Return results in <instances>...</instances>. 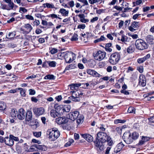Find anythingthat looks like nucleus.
Returning <instances> with one entry per match:
<instances>
[{"mask_svg": "<svg viewBox=\"0 0 154 154\" xmlns=\"http://www.w3.org/2000/svg\"><path fill=\"white\" fill-rule=\"evenodd\" d=\"M66 116L68 119L72 121L76 119V122L78 124H80L83 121V118H81V116L79 115V113L77 111L70 112Z\"/></svg>", "mask_w": 154, "mask_h": 154, "instance_id": "obj_1", "label": "nucleus"}, {"mask_svg": "<svg viewBox=\"0 0 154 154\" xmlns=\"http://www.w3.org/2000/svg\"><path fill=\"white\" fill-rule=\"evenodd\" d=\"M47 134L49 136V138L51 140H54L60 136V132L56 128H52L48 129Z\"/></svg>", "mask_w": 154, "mask_h": 154, "instance_id": "obj_2", "label": "nucleus"}, {"mask_svg": "<svg viewBox=\"0 0 154 154\" xmlns=\"http://www.w3.org/2000/svg\"><path fill=\"white\" fill-rule=\"evenodd\" d=\"M120 54L119 53L115 52L111 54L109 59L110 63L112 65L117 64L120 59Z\"/></svg>", "mask_w": 154, "mask_h": 154, "instance_id": "obj_3", "label": "nucleus"}, {"mask_svg": "<svg viewBox=\"0 0 154 154\" xmlns=\"http://www.w3.org/2000/svg\"><path fill=\"white\" fill-rule=\"evenodd\" d=\"M135 44L136 48L139 50L147 49L148 47V45L144 40L140 39L137 40Z\"/></svg>", "mask_w": 154, "mask_h": 154, "instance_id": "obj_4", "label": "nucleus"}, {"mask_svg": "<svg viewBox=\"0 0 154 154\" xmlns=\"http://www.w3.org/2000/svg\"><path fill=\"white\" fill-rule=\"evenodd\" d=\"M14 140L17 141L19 140V139L18 137H15L11 134L10 135L9 137H6L4 139L5 144L9 146H12L13 145Z\"/></svg>", "mask_w": 154, "mask_h": 154, "instance_id": "obj_5", "label": "nucleus"}, {"mask_svg": "<svg viewBox=\"0 0 154 154\" xmlns=\"http://www.w3.org/2000/svg\"><path fill=\"white\" fill-rule=\"evenodd\" d=\"M97 140L102 143H105L107 141V140L109 137L106 133L99 131L97 133Z\"/></svg>", "mask_w": 154, "mask_h": 154, "instance_id": "obj_6", "label": "nucleus"}, {"mask_svg": "<svg viewBox=\"0 0 154 154\" xmlns=\"http://www.w3.org/2000/svg\"><path fill=\"white\" fill-rule=\"evenodd\" d=\"M122 138L124 141L128 144L131 143L133 141V139L129 132H125L123 135Z\"/></svg>", "mask_w": 154, "mask_h": 154, "instance_id": "obj_7", "label": "nucleus"}, {"mask_svg": "<svg viewBox=\"0 0 154 154\" xmlns=\"http://www.w3.org/2000/svg\"><path fill=\"white\" fill-rule=\"evenodd\" d=\"M75 57V54L72 52H68L64 55V59L66 63H70L73 60L74 57Z\"/></svg>", "mask_w": 154, "mask_h": 154, "instance_id": "obj_8", "label": "nucleus"}, {"mask_svg": "<svg viewBox=\"0 0 154 154\" xmlns=\"http://www.w3.org/2000/svg\"><path fill=\"white\" fill-rule=\"evenodd\" d=\"M106 54L105 52L99 51L96 53L94 56L95 60H100L104 58Z\"/></svg>", "mask_w": 154, "mask_h": 154, "instance_id": "obj_9", "label": "nucleus"}, {"mask_svg": "<svg viewBox=\"0 0 154 154\" xmlns=\"http://www.w3.org/2000/svg\"><path fill=\"white\" fill-rule=\"evenodd\" d=\"M96 148L97 150L99 152L103 151L104 149V145L103 144V143L100 142L97 140L94 142Z\"/></svg>", "mask_w": 154, "mask_h": 154, "instance_id": "obj_10", "label": "nucleus"}, {"mask_svg": "<svg viewBox=\"0 0 154 154\" xmlns=\"http://www.w3.org/2000/svg\"><path fill=\"white\" fill-rule=\"evenodd\" d=\"M68 119L65 117H59L56 119L55 121L58 124H65L68 122Z\"/></svg>", "mask_w": 154, "mask_h": 154, "instance_id": "obj_11", "label": "nucleus"}, {"mask_svg": "<svg viewBox=\"0 0 154 154\" xmlns=\"http://www.w3.org/2000/svg\"><path fill=\"white\" fill-rule=\"evenodd\" d=\"M25 111L23 109H20L18 112L17 119L21 120L25 118Z\"/></svg>", "mask_w": 154, "mask_h": 154, "instance_id": "obj_12", "label": "nucleus"}, {"mask_svg": "<svg viewBox=\"0 0 154 154\" xmlns=\"http://www.w3.org/2000/svg\"><path fill=\"white\" fill-rule=\"evenodd\" d=\"M139 26V24L138 22L134 21L131 23V26L129 27V29L131 32L135 31L136 29Z\"/></svg>", "mask_w": 154, "mask_h": 154, "instance_id": "obj_13", "label": "nucleus"}, {"mask_svg": "<svg viewBox=\"0 0 154 154\" xmlns=\"http://www.w3.org/2000/svg\"><path fill=\"white\" fill-rule=\"evenodd\" d=\"M45 109L43 107L35 108L33 109V112L37 116L42 115L45 112Z\"/></svg>", "mask_w": 154, "mask_h": 154, "instance_id": "obj_14", "label": "nucleus"}, {"mask_svg": "<svg viewBox=\"0 0 154 154\" xmlns=\"http://www.w3.org/2000/svg\"><path fill=\"white\" fill-rule=\"evenodd\" d=\"M31 149H33V147L36 148L37 149L43 151H46L47 149V148L44 145H40L38 144H36L33 145L31 147Z\"/></svg>", "mask_w": 154, "mask_h": 154, "instance_id": "obj_15", "label": "nucleus"}, {"mask_svg": "<svg viewBox=\"0 0 154 154\" xmlns=\"http://www.w3.org/2000/svg\"><path fill=\"white\" fill-rule=\"evenodd\" d=\"M63 105H59L58 104H55L54 106V108L56 109V110L58 112L59 114H63Z\"/></svg>", "mask_w": 154, "mask_h": 154, "instance_id": "obj_16", "label": "nucleus"}, {"mask_svg": "<svg viewBox=\"0 0 154 154\" xmlns=\"http://www.w3.org/2000/svg\"><path fill=\"white\" fill-rule=\"evenodd\" d=\"M124 145L122 142L118 143L114 148V152L116 153L119 152L124 147Z\"/></svg>", "mask_w": 154, "mask_h": 154, "instance_id": "obj_17", "label": "nucleus"}, {"mask_svg": "<svg viewBox=\"0 0 154 154\" xmlns=\"http://www.w3.org/2000/svg\"><path fill=\"white\" fill-rule=\"evenodd\" d=\"M139 84L143 87L146 85V79L145 77L143 75H140L139 78Z\"/></svg>", "mask_w": 154, "mask_h": 154, "instance_id": "obj_18", "label": "nucleus"}, {"mask_svg": "<svg viewBox=\"0 0 154 154\" xmlns=\"http://www.w3.org/2000/svg\"><path fill=\"white\" fill-rule=\"evenodd\" d=\"M87 73L91 75L97 77H100V75L95 71L90 69L87 70Z\"/></svg>", "mask_w": 154, "mask_h": 154, "instance_id": "obj_19", "label": "nucleus"}, {"mask_svg": "<svg viewBox=\"0 0 154 154\" xmlns=\"http://www.w3.org/2000/svg\"><path fill=\"white\" fill-rule=\"evenodd\" d=\"M150 57V54H148L144 57L138 59L137 60V62L139 63H141L144 62L146 60L149 58Z\"/></svg>", "mask_w": 154, "mask_h": 154, "instance_id": "obj_20", "label": "nucleus"}, {"mask_svg": "<svg viewBox=\"0 0 154 154\" xmlns=\"http://www.w3.org/2000/svg\"><path fill=\"white\" fill-rule=\"evenodd\" d=\"M43 7L45 8H54L55 10L57 9V8L55 7L54 4L52 3H47L43 4Z\"/></svg>", "mask_w": 154, "mask_h": 154, "instance_id": "obj_21", "label": "nucleus"}, {"mask_svg": "<svg viewBox=\"0 0 154 154\" xmlns=\"http://www.w3.org/2000/svg\"><path fill=\"white\" fill-rule=\"evenodd\" d=\"M32 118V113L31 111H28L26 113V119L29 122L31 120Z\"/></svg>", "mask_w": 154, "mask_h": 154, "instance_id": "obj_22", "label": "nucleus"}, {"mask_svg": "<svg viewBox=\"0 0 154 154\" xmlns=\"http://www.w3.org/2000/svg\"><path fill=\"white\" fill-rule=\"evenodd\" d=\"M50 114L51 117L53 118L58 117L60 116V115L58 112L54 110H51L50 112Z\"/></svg>", "mask_w": 154, "mask_h": 154, "instance_id": "obj_23", "label": "nucleus"}, {"mask_svg": "<svg viewBox=\"0 0 154 154\" xmlns=\"http://www.w3.org/2000/svg\"><path fill=\"white\" fill-rule=\"evenodd\" d=\"M18 112L15 109H13L10 112V115L14 119H17Z\"/></svg>", "mask_w": 154, "mask_h": 154, "instance_id": "obj_24", "label": "nucleus"}, {"mask_svg": "<svg viewBox=\"0 0 154 154\" xmlns=\"http://www.w3.org/2000/svg\"><path fill=\"white\" fill-rule=\"evenodd\" d=\"M146 41L150 44H153L154 43V38L152 35H148L146 38Z\"/></svg>", "mask_w": 154, "mask_h": 154, "instance_id": "obj_25", "label": "nucleus"}, {"mask_svg": "<svg viewBox=\"0 0 154 154\" xmlns=\"http://www.w3.org/2000/svg\"><path fill=\"white\" fill-rule=\"evenodd\" d=\"M24 27L27 30L26 33L27 34L30 32L33 29V27L29 23L25 24Z\"/></svg>", "mask_w": 154, "mask_h": 154, "instance_id": "obj_26", "label": "nucleus"}, {"mask_svg": "<svg viewBox=\"0 0 154 154\" xmlns=\"http://www.w3.org/2000/svg\"><path fill=\"white\" fill-rule=\"evenodd\" d=\"M82 86V87L85 88V87H84V86L85 85L83 84H81V83H77V84H72L71 85V89L72 90H73L74 89H76V88H77L78 87L80 86Z\"/></svg>", "mask_w": 154, "mask_h": 154, "instance_id": "obj_27", "label": "nucleus"}, {"mask_svg": "<svg viewBox=\"0 0 154 154\" xmlns=\"http://www.w3.org/2000/svg\"><path fill=\"white\" fill-rule=\"evenodd\" d=\"M59 12L63 16H67L69 14V11H66L65 9L61 8L59 11Z\"/></svg>", "mask_w": 154, "mask_h": 154, "instance_id": "obj_28", "label": "nucleus"}, {"mask_svg": "<svg viewBox=\"0 0 154 154\" xmlns=\"http://www.w3.org/2000/svg\"><path fill=\"white\" fill-rule=\"evenodd\" d=\"M88 66L91 67H93L95 65V61L93 59H90L88 60Z\"/></svg>", "mask_w": 154, "mask_h": 154, "instance_id": "obj_29", "label": "nucleus"}, {"mask_svg": "<svg viewBox=\"0 0 154 154\" xmlns=\"http://www.w3.org/2000/svg\"><path fill=\"white\" fill-rule=\"evenodd\" d=\"M71 93L72 94V97L78 98L80 97L79 93L77 91H71Z\"/></svg>", "mask_w": 154, "mask_h": 154, "instance_id": "obj_30", "label": "nucleus"}, {"mask_svg": "<svg viewBox=\"0 0 154 154\" xmlns=\"http://www.w3.org/2000/svg\"><path fill=\"white\" fill-rule=\"evenodd\" d=\"M78 16L80 18V21L81 22L83 23L87 22V20L85 19V16L84 14H79Z\"/></svg>", "mask_w": 154, "mask_h": 154, "instance_id": "obj_31", "label": "nucleus"}, {"mask_svg": "<svg viewBox=\"0 0 154 154\" xmlns=\"http://www.w3.org/2000/svg\"><path fill=\"white\" fill-rule=\"evenodd\" d=\"M55 77L53 75H48L45 77L44 79H54Z\"/></svg>", "mask_w": 154, "mask_h": 154, "instance_id": "obj_32", "label": "nucleus"}, {"mask_svg": "<svg viewBox=\"0 0 154 154\" xmlns=\"http://www.w3.org/2000/svg\"><path fill=\"white\" fill-rule=\"evenodd\" d=\"M131 136L133 140H135L138 138L139 134L138 133L134 132L132 133Z\"/></svg>", "mask_w": 154, "mask_h": 154, "instance_id": "obj_33", "label": "nucleus"}, {"mask_svg": "<svg viewBox=\"0 0 154 154\" xmlns=\"http://www.w3.org/2000/svg\"><path fill=\"white\" fill-rule=\"evenodd\" d=\"M70 109V106L69 105H67L66 106H63V114L65 112H69Z\"/></svg>", "mask_w": 154, "mask_h": 154, "instance_id": "obj_34", "label": "nucleus"}, {"mask_svg": "<svg viewBox=\"0 0 154 154\" xmlns=\"http://www.w3.org/2000/svg\"><path fill=\"white\" fill-rule=\"evenodd\" d=\"M88 1L91 4H93L94 3L99 2L101 1V2L100 3V4L102 2H103V3L104 2V1L101 0H88Z\"/></svg>", "mask_w": 154, "mask_h": 154, "instance_id": "obj_35", "label": "nucleus"}, {"mask_svg": "<svg viewBox=\"0 0 154 154\" xmlns=\"http://www.w3.org/2000/svg\"><path fill=\"white\" fill-rule=\"evenodd\" d=\"M127 51L128 53H132L134 52V48L132 46H130L127 48Z\"/></svg>", "mask_w": 154, "mask_h": 154, "instance_id": "obj_36", "label": "nucleus"}, {"mask_svg": "<svg viewBox=\"0 0 154 154\" xmlns=\"http://www.w3.org/2000/svg\"><path fill=\"white\" fill-rule=\"evenodd\" d=\"M6 105L4 102H0V110H4L6 109Z\"/></svg>", "mask_w": 154, "mask_h": 154, "instance_id": "obj_37", "label": "nucleus"}, {"mask_svg": "<svg viewBox=\"0 0 154 154\" xmlns=\"http://www.w3.org/2000/svg\"><path fill=\"white\" fill-rule=\"evenodd\" d=\"M48 63L49 66L52 67H54L56 65V62L54 61H48Z\"/></svg>", "mask_w": 154, "mask_h": 154, "instance_id": "obj_38", "label": "nucleus"}, {"mask_svg": "<svg viewBox=\"0 0 154 154\" xmlns=\"http://www.w3.org/2000/svg\"><path fill=\"white\" fill-rule=\"evenodd\" d=\"M105 126L103 125H100L99 127H98V128L100 130V131L101 132H104L105 131L106 128H105Z\"/></svg>", "mask_w": 154, "mask_h": 154, "instance_id": "obj_39", "label": "nucleus"}, {"mask_svg": "<svg viewBox=\"0 0 154 154\" xmlns=\"http://www.w3.org/2000/svg\"><path fill=\"white\" fill-rule=\"evenodd\" d=\"M18 90H20V93L22 96H25V91L24 89L21 88H18Z\"/></svg>", "mask_w": 154, "mask_h": 154, "instance_id": "obj_40", "label": "nucleus"}, {"mask_svg": "<svg viewBox=\"0 0 154 154\" xmlns=\"http://www.w3.org/2000/svg\"><path fill=\"white\" fill-rule=\"evenodd\" d=\"M74 142V140L72 139H69V141L68 142L66 143L65 145V147H67L70 146L72 143H73Z\"/></svg>", "mask_w": 154, "mask_h": 154, "instance_id": "obj_41", "label": "nucleus"}, {"mask_svg": "<svg viewBox=\"0 0 154 154\" xmlns=\"http://www.w3.org/2000/svg\"><path fill=\"white\" fill-rule=\"evenodd\" d=\"M107 141L108 142V145L109 146H111L113 144V142L111 138L109 137H108V139H107Z\"/></svg>", "mask_w": 154, "mask_h": 154, "instance_id": "obj_42", "label": "nucleus"}, {"mask_svg": "<svg viewBox=\"0 0 154 154\" xmlns=\"http://www.w3.org/2000/svg\"><path fill=\"white\" fill-rule=\"evenodd\" d=\"M125 122V121L124 120H122L121 119H117L115 121L114 123L115 124H118L119 123H124Z\"/></svg>", "mask_w": 154, "mask_h": 154, "instance_id": "obj_43", "label": "nucleus"}, {"mask_svg": "<svg viewBox=\"0 0 154 154\" xmlns=\"http://www.w3.org/2000/svg\"><path fill=\"white\" fill-rule=\"evenodd\" d=\"M87 141L89 142H92L93 140V137L90 135V134H87Z\"/></svg>", "mask_w": 154, "mask_h": 154, "instance_id": "obj_44", "label": "nucleus"}, {"mask_svg": "<svg viewBox=\"0 0 154 154\" xmlns=\"http://www.w3.org/2000/svg\"><path fill=\"white\" fill-rule=\"evenodd\" d=\"M128 39V37L125 35H122V38L120 39V40L122 42H127V40Z\"/></svg>", "mask_w": 154, "mask_h": 154, "instance_id": "obj_45", "label": "nucleus"}, {"mask_svg": "<svg viewBox=\"0 0 154 154\" xmlns=\"http://www.w3.org/2000/svg\"><path fill=\"white\" fill-rule=\"evenodd\" d=\"M15 35V32H11L9 33L8 35V37L7 38H12Z\"/></svg>", "mask_w": 154, "mask_h": 154, "instance_id": "obj_46", "label": "nucleus"}, {"mask_svg": "<svg viewBox=\"0 0 154 154\" xmlns=\"http://www.w3.org/2000/svg\"><path fill=\"white\" fill-rule=\"evenodd\" d=\"M128 111L129 113H134L135 112V109L133 107H130L128 108Z\"/></svg>", "mask_w": 154, "mask_h": 154, "instance_id": "obj_47", "label": "nucleus"}, {"mask_svg": "<svg viewBox=\"0 0 154 154\" xmlns=\"http://www.w3.org/2000/svg\"><path fill=\"white\" fill-rule=\"evenodd\" d=\"M33 134L35 137H40L41 136V132H33Z\"/></svg>", "mask_w": 154, "mask_h": 154, "instance_id": "obj_48", "label": "nucleus"}, {"mask_svg": "<svg viewBox=\"0 0 154 154\" xmlns=\"http://www.w3.org/2000/svg\"><path fill=\"white\" fill-rule=\"evenodd\" d=\"M142 2L141 0H138L136 1V2H133L134 6H136V5H139Z\"/></svg>", "mask_w": 154, "mask_h": 154, "instance_id": "obj_49", "label": "nucleus"}, {"mask_svg": "<svg viewBox=\"0 0 154 154\" xmlns=\"http://www.w3.org/2000/svg\"><path fill=\"white\" fill-rule=\"evenodd\" d=\"M48 17H51L52 19L57 18H58V16H57V15L54 14L49 15L48 16Z\"/></svg>", "mask_w": 154, "mask_h": 154, "instance_id": "obj_50", "label": "nucleus"}, {"mask_svg": "<svg viewBox=\"0 0 154 154\" xmlns=\"http://www.w3.org/2000/svg\"><path fill=\"white\" fill-rule=\"evenodd\" d=\"M78 35L76 33H74L73 35L72 38L71 39L72 41H77L78 40L77 38Z\"/></svg>", "mask_w": 154, "mask_h": 154, "instance_id": "obj_51", "label": "nucleus"}, {"mask_svg": "<svg viewBox=\"0 0 154 154\" xmlns=\"http://www.w3.org/2000/svg\"><path fill=\"white\" fill-rule=\"evenodd\" d=\"M51 53L52 54H54L58 52V50L55 48H52L50 51Z\"/></svg>", "mask_w": 154, "mask_h": 154, "instance_id": "obj_52", "label": "nucleus"}, {"mask_svg": "<svg viewBox=\"0 0 154 154\" xmlns=\"http://www.w3.org/2000/svg\"><path fill=\"white\" fill-rule=\"evenodd\" d=\"M25 17L26 18L29 20H34L33 17L30 15H26Z\"/></svg>", "mask_w": 154, "mask_h": 154, "instance_id": "obj_53", "label": "nucleus"}, {"mask_svg": "<svg viewBox=\"0 0 154 154\" xmlns=\"http://www.w3.org/2000/svg\"><path fill=\"white\" fill-rule=\"evenodd\" d=\"M74 67V65L73 64H71L69 66H67L65 68V70H68L69 69H72Z\"/></svg>", "mask_w": 154, "mask_h": 154, "instance_id": "obj_54", "label": "nucleus"}, {"mask_svg": "<svg viewBox=\"0 0 154 154\" xmlns=\"http://www.w3.org/2000/svg\"><path fill=\"white\" fill-rule=\"evenodd\" d=\"M114 8L116 9V10H117L118 11H121L123 9V8H124L123 7H120L119 6H116L114 7Z\"/></svg>", "mask_w": 154, "mask_h": 154, "instance_id": "obj_55", "label": "nucleus"}, {"mask_svg": "<svg viewBox=\"0 0 154 154\" xmlns=\"http://www.w3.org/2000/svg\"><path fill=\"white\" fill-rule=\"evenodd\" d=\"M145 138V137H143L142 138L141 140L138 143V144L140 145H142L145 142V141L144 140V139Z\"/></svg>", "mask_w": 154, "mask_h": 154, "instance_id": "obj_56", "label": "nucleus"}, {"mask_svg": "<svg viewBox=\"0 0 154 154\" xmlns=\"http://www.w3.org/2000/svg\"><path fill=\"white\" fill-rule=\"evenodd\" d=\"M35 16L37 17L42 19L45 16L43 15H41V14L39 13H36L35 14Z\"/></svg>", "mask_w": 154, "mask_h": 154, "instance_id": "obj_57", "label": "nucleus"}, {"mask_svg": "<svg viewBox=\"0 0 154 154\" xmlns=\"http://www.w3.org/2000/svg\"><path fill=\"white\" fill-rule=\"evenodd\" d=\"M29 94L31 95H33L35 94V91L33 89H30L29 90Z\"/></svg>", "mask_w": 154, "mask_h": 154, "instance_id": "obj_58", "label": "nucleus"}, {"mask_svg": "<svg viewBox=\"0 0 154 154\" xmlns=\"http://www.w3.org/2000/svg\"><path fill=\"white\" fill-rule=\"evenodd\" d=\"M85 24H80L78 26V28L83 29L85 28Z\"/></svg>", "mask_w": 154, "mask_h": 154, "instance_id": "obj_59", "label": "nucleus"}, {"mask_svg": "<svg viewBox=\"0 0 154 154\" xmlns=\"http://www.w3.org/2000/svg\"><path fill=\"white\" fill-rule=\"evenodd\" d=\"M79 98H75L74 97H72V96L71 97H70V99H71L72 100L74 101H79Z\"/></svg>", "mask_w": 154, "mask_h": 154, "instance_id": "obj_60", "label": "nucleus"}, {"mask_svg": "<svg viewBox=\"0 0 154 154\" xmlns=\"http://www.w3.org/2000/svg\"><path fill=\"white\" fill-rule=\"evenodd\" d=\"M116 131L119 134H121L122 133V129L120 127H118L116 128Z\"/></svg>", "mask_w": 154, "mask_h": 154, "instance_id": "obj_61", "label": "nucleus"}, {"mask_svg": "<svg viewBox=\"0 0 154 154\" xmlns=\"http://www.w3.org/2000/svg\"><path fill=\"white\" fill-rule=\"evenodd\" d=\"M122 93H123L125 95H128L129 94V92L127 91H124V90H121L120 91Z\"/></svg>", "mask_w": 154, "mask_h": 154, "instance_id": "obj_62", "label": "nucleus"}, {"mask_svg": "<svg viewBox=\"0 0 154 154\" xmlns=\"http://www.w3.org/2000/svg\"><path fill=\"white\" fill-rule=\"evenodd\" d=\"M98 19V18L97 17H93L92 19L91 20V22L92 23H94L95 21H97Z\"/></svg>", "mask_w": 154, "mask_h": 154, "instance_id": "obj_63", "label": "nucleus"}, {"mask_svg": "<svg viewBox=\"0 0 154 154\" xmlns=\"http://www.w3.org/2000/svg\"><path fill=\"white\" fill-rule=\"evenodd\" d=\"M148 119L150 122L154 123V116L149 118Z\"/></svg>", "mask_w": 154, "mask_h": 154, "instance_id": "obj_64", "label": "nucleus"}]
</instances>
